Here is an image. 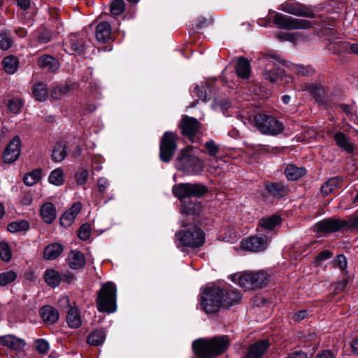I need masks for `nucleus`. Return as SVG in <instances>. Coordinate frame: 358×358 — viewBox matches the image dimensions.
<instances>
[{"mask_svg": "<svg viewBox=\"0 0 358 358\" xmlns=\"http://www.w3.org/2000/svg\"><path fill=\"white\" fill-rule=\"evenodd\" d=\"M231 280L243 289L252 290L265 287L269 276L263 271H246L231 275Z\"/></svg>", "mask_w": 358, "mask_h": 358, "instance_id": "obj_3", "label": "nucleus"}, {"mask_svg": "<svg viewBox=\"0 0 358 358\" xmlns=\"http://www.w3.org/2000/svg\"><path fill=\"white\" fill-rule=\"evenodd\" d=\"M40 315L43 322L47 324L55 323L59 317L57 310L50 306H45L40 310Z\"/></svg>", "mask_w": 358, "mask_h": 358, "instance_id": "obj_20", "label": "nucleus"}, {"mask_svg": "<svg viewBox=\"0 0 358 358\" xmlns=\"http://www.w3.org/2000/svg\"><path fill=\"white\" fill-rule=\"evenodd\" d=\"M273 22L285 29H308L312 26V23L307 20L294 18L281 13L275 14Z\"/></svg>", "mask_w": 358, "mask_h": 358, "instance_id": "obj_11", "label": "nucleus"}, {"mask_svg": "<svg viewBox=\"0 0 358 358\" xmlns=\"http://www.w3.org/2000/svg\"><path fill=\"white\" fill-rule=\"evenodd\" d=\"M264 59L267 61L263 73L264 78L271 83L282 78L284 70L278 67L275 63V62H279V59L274 55H267Z\"/></svg>", "mask_w": 358, "mask_h": 358, "instance_id": "obj_13", "label": "nucleus"}, {"mask_svg": "<svg viewBox=\"0 0 358 358\" xmlns=\"http://www.w3.org/2000/svg\"><path fill=\"white\" fill-rule=\"evenodd\" d=\"M178 138L177 134L172 131H166L163 134L159 148V157L162 162L171 161L177 149Z\"/></svg>", "mask_w": 358, "mask_h": 358, "instance_id": "obj_10", "label": "nucleus"}, {"mask_svg": "<svg viewBox=\"0 0 358 358\" xmlns=\"http://www.w3.org/2000/svg\"><path fill=\"white\" fill-rule=\"evenodd\" d=\"M315 358H335V355L330 350H324L318 353Z\"/></svg>", "mask_w": 358, "mask_h": 358, "instance_id": "obj_64", "label": "nucleus"}, {"mask_svg": "<svg viewBox=\"0 0 358 358\" xmlns=\"http://www.w3.org/2000/svg\"><path fill=\"white\" fill-rule=\"evenodd\" d=\"M176 167L189 176H196L201 173L204 168L203 162L192 153V148L182 150L176 159Z\"/></svg>", "mask_w": 358, "mask_h": 358, "instance_id": "obj_5", "label": "nucleus"}, {"mask_svg": "<svg viewBox=\"0 0 358 358\" xmlns=\"http://www.w3.org/2000/svg\"><path fill=\"white\" fill-rule=\"evenodd\" d=\"M177 247L182 252L186 248H198L205 242L204 232L196 226H192L187 229L180 230L176 234Z\"/></svg>", "mask_w": 358, "mask_h": 358, "instance_id": "obj_4", "label": "nucleus"}, {"mask_svg": "<svg viewBox=\"0 0 358 358\" xmlns=\"http://www.w3.org/2000/svg\"><path fill=\"white\" fill-rule=\"evenodd\" d=\"M333 255L332 252L329 250H323L320 252L315 259V264L317 266H320L321 262L324 260L328 259Z\"/></svg>", "mask_w": 358, "mask_h": 358, "instance_id": "obj_54", "label": "nucleus"}, {"mask_svg": "<svg viewBox=\"0 0 358 358\" xmlns=\"http://www.w3.org/2000/svg\"><path fill=\"white\" fill-rule=\"evenodd\" d=\"M280 9L285 13L296 16L308 18L315 17V14L310 6L296 1H287L280 5Z\"/></svg>", "mask_w": 358, "mask_h": 358, "instance_id": "obj_12", "label": "nucleus"}, {"mask_svg": "<svg viewBox=\"0 0 358 358\" xmlns=\"http://www.w3.org/2000/svg\"><path fill=\"white\" fill-rule=\"evenodd\" d=\"M334 140L336 145L342 149V150L348 153H352L354 145L345 134L342 132H337L334 135Z\"/></svg>", "mask_w": 358, "mask_h": 358, "instance_id": "obj_23", "label": "nucleus"}, {"mask_svg": "<svg viewBox=\"0 0 358 358\" xmlns=\"http://www.w3.org/2000/svg\"><path fill=\"white\" fill-rule=\"evenodd\" d=\"M195 92L199 98L203 101L207 100V93L206 86L201 85L195 88Z\"/></svg>", "mask_w": 358, "mask_h": 358, "instance_id": "obj_60", "label": "nucleus"}, {"mask_svg": "<svg viewBox=\"0 0 358 358\" xmlns=\"http://www.w3.org/2000/svg\"><path fill=\"white\" fill-rule=\"evenodd\" d=\"M241 297V294L236 290H224L223 308H227L239 303Z\"/></svg>", "mask_w": 358, "mask_h": 358, "instance_id": "obj_27", "label": "nucleus"}, {"mask_svg": "<svg viewBox=\"0 0 358 358\" xmlns=\"http://www.w3.org/2000/svg\"><path fill=\"white\" fill-rule=\"evenodd\" d=\"M22 103L20 99H12L8 101V107L10 112L17 114L20 111Z\"/></svg>", "mask_w": 358, "mask_h": 358, "instance_id": "obj_53", "label": "nucleus"}, {"mask_svg": "<svg viewBox=\"0 0 358 358\" xmlns=\"http://www.w3.org/2000/svg\"><path fill=\"white\" fill-rule=\"evenodd\" d=\"M346 222L341 219H325L314 225L317 232L333 233L345 228Z\"/></svg>", "mask_w": 358, "mask_h": 358, "instance_id": "obj_14", "label": "nucleus"}, {"mask_svg": "<svg viewBox=\"0 0 358 358\" xmlns=\"http://www.w3.org/2000/svg\"><path fill=\"white\" fill-rule=\"evenodd\" d=\"M69 266L72 269H78L85 264V258L80 251L72 250L68 256Z\"/></svg>", "mask_w": 358, "mask_h": 358, "instance_id": "obj_21", "label": "nucleus"}, {"mask_svg": "<svg viewBox=\"0 0 358 358\" xmlns=\"http://www.w3.org/2000/svg\"><path fill=\"white\" fill-rule=\"evenodd\" d=\"M3 66L7 73H14L18 66V60L13 56H8L3 59Z\"/></svg>", "mask_w": 358, "mask_h": 358, "instance_id": "obj_41", "label": "nucleus"}, {"mask_svg": "<svg viewBox=\"0 0 358 358\" xmlns=\"http://www.w3.org/2000/svg\"><path fill=\"white\" fill-rule=\"evenodd\" d=\"M342 181V178L339 177H335L328 180L321 187V192L324 195H329V194L334 193L341 187Z\"/></svg>", "mask_w": 358, "mask_h": 358, "instance_id": "obj_26", "label": "nucleus"}, {"mask_svg": "<svg viewBox=\"0 0 358 358\" xmlns=\"http://www.w3.org/2000/svg\"><path fill=\"white\" fill-rule=\"evenodd\" d=\"M32 93L38 101H44L48 97V89L45 85L41 83L33 87Z\"/></svg>", "mask_w": 358, "mask_h": 358, "instance_id": "obj_39", "label": "nucleus"}, {"mask_svg": "<svg viewBox=\"0 0 358 358\" xmlns=\"http://www.w3.org/2000/svg\"><path fill=\"white\" fill-rule=\"evenodd\" d=\"M72 90L73 85L71 84L56 86L51 90V96L54 99L59 100L66 96Z\"/></svg>", "mask_w": 358, "mask_h": 358, "instance_id": "obj_36", "label": "nucleus"}, {"mask_svg": "<svg viewBox=\"0 0 358 358\" xmlns=\"http://www.w3.org/2000/svg\"><path fill=\"white\" fill-rule=\"evenodd\" d=\"M38 64L40 67L50 71H55L59 69L58 61L50 55H45L39 58Z\"/></svg>", "mask_w": 358, "mask_h": 358, "instance_id": "obj_32", "label": "nucleus"}, {"mask_svg": "<svg viewBox=\"0 0 358 358\" xmlns=\"http://www.w3.org/2000/svg\"><path fill=\"white\" fill-rule=\"evenodd\" d=\"M29 224L26 220H21L19 222H13L8 225V230L11 233H16L19 231H26L29 229Z\"/></svg>", "mask_w": 358, "mask_h": 358, "instance_id": "obj_44", "label": "nucleus"}, {"mask_svg": "<svg viewBox=\"0 0 358 358\" xmlns=\"http://www.w3.org/2000/svg\"><path fill=\"white\" fill-rule=\"evenodd\" d=\"M204 146L208 155L212 157L216 158V155L220 150V146L213 140L206 141Z\"/></svg>", "mask_w": 358, "mask_h": 358, "instance_id": "obj_47", "label": "nucleus"}, {"mask_svg": "<svg viewBox=\"0 0 358 358\" xmlns=\"http://www.w3.org/2000/svg\"><path fill=\"white\" fill-rule=\"evenodd\" d=\"M231 106V103L227 100L220 101L215 100V108H220L222 110H227Z\"/></svg>", "mask_w": 358, "mask_h": 358, "instance_id": "obj_61", "label": "nucleus"}, {"mask_svg": "<svg viewBox=\"0 0 358 358\" xmlns=\"http://www.w3.org/2000/svg\"><path fill=\"white\" fill-rule=\"evenodd\" d=\"M17 278V273L13 271H8L0 273V286L3 287L13 282Z\"/></svg>", "mask_w": 358, "mask_h": 358, "instance_id": "obj_45", "label": "nucleus"}, {"mask_svg": "<svg viewBox=\"0 0 358 358\" xmlns=\"http://www.w3.org/2000/svg\"><path fill=\"white\" fill-rule=\"evenodd\" d=\"M88 177V171L86 169H80L75 175L76 183L79 185L85 184Z\"/></svg>", "mask_w": 358, "mask_h": 358, "instance_id": "obj_52", "label": "nucleus"}, {"mask_svg": "<svg viewBox=\"0 0 358 358\" xmlns=\"http://www.w3.org/2000/svg\"><path fill=\"white\" fill-rule=\"evenodd\" d=\"M124 10V3L123 0H115L111 3L110 11L113 15H120Z\"/></svg>", "mask_w": 358, "mask_h": 358, "instance_id": "obj_49", "label": "nucleus"}, {"mask_svg": "<svg viewBox=\"0 0 358 358\" xmlns=\"http://www.w3.org/2000/svg\"><path fill=\"white\" fill-rule=\"evenodd\" d=\"M173 194L182 203V211L186 214L196 215L201 213V202L187 199L191 196H201L208 192V188L198 183H180L173 187Z\"/></svg>", "mask_w": 358, "mask_h": 358, "instance_id": "obj_1", "label": "nucleus"}, {"mask_svg": "<svg viewBox=\"0 0 358 358\" xmlns=\"http://www.w3.org/2000/svg\"><path fill=\"white\" fill-rule=\"evenodd\" d=\"M267 191L275 196H282L286 194V188L281 183H270L266 186Z\"/></svg>", "mask_w": 358, "mask_h": 358, "instance_id": "obj_42", "label": "nucleus"}, {"mask_svg": "<svg viewBox=\"0 0 358 358\" xmlns=\"http://www.w3.org/2000/svg\"><path fill=\"white\" fill-rule=\"evenodd\" d=\"M0 341L3 345L16 351L22 350L25 346V342L23 339L13 335L1 336Z\"/></svg>", "mask_w": 358, "mask_h": 358, "instance_id": "obj_19", "label": "nucleus"}, {"mask_svg": "<svg viewBox=\"0 0 358 358\" xmlns=\"http://www.w3.org/2000/svg\"><path fill=\"white\" fill-rule=\"evenodd\" d=\"M63 251V247L59 243H52L45 247L43 257L47 260H53L58 257Z\"/></svg>", "mask_w": 358, "mask_h": 358, "instance_id": "obj_29", "label": "nucleus"}, {"mask_svg": "<svg viewBox=\"0 0 358 358\" xmlns=\"http://www.w3.org/2000/svg\"><path fill=\"white\" fill-rule=\"evenodd\" d=\"M224 290L218 287L207 286L201 294L203 309L206 313H215L223 308Z\"/></svg>", "mask_w": 358, "mask_h": 358, "instance_id": "obj_7", "label": "nucleus"}, {"mask_svg": "<svg viewBox=\"0 0 358 358\" xmlns=\"http://www.w3.org/2000/svg\"><path fill=\"white\" fill-rule=\"evenodd\" d=\"M66 322L70 328L77 329L81 326L82 320L77 308L66 310Z\"/></svg>", "mask_w": 358, "mask_h": 358, "instance_id": "obj_25", "label": "nucleus"}, {"mask_svg": "<svg viewBox=\"0 0 358 358\" xmlns=\"http://www.w3.org/2000/svg\"><path fill=\"white\" fill-rule=\"evenodd\" d=\"M44 280L48 286L56 287L60 283L61 277L59 272L55 269L49 268L44 273Z\"/></svg>", "mask_w": 358, "mask_h": 358, "instance_id": "obj_34", "label": "nucleus"}, {"mask_svg": "<svg viewBox=\"0 0 358 358\" xmlns=\"http://www.w3.org/2000/svg\"><path fill=\"white\" fill-rule=\"evenodd\" d=\"M42 171L40 169L33 170L27 173L23 178L24 184L27 186H32L37 183L41 178Z\"/></svg>", "mask_w": 358, "mask_h": 358, "instance_id": "obj_40", "label": "nucleus"}, {"mask_svg": "<svg viewBox=\"0 0 358 358\" xmlns=\"http://www.w3.org/2000/svg\"><path fill=\"white\" fill-rule=\"evenodd\" d=\"M306 169L303 167H297L294 164H289L285 169V174L289 180H296L304 176Z\"/></svg>", "mask_w": 358, "mask_h": 358, "instance_id": "obj_31", "label": "nucleus"}, {"mask_svg": "<svg viewBox=\"0 0 358 358\" xmlns=\"http://www.w3.org/2000/svg\"><path fill=\"white\" fill-rule=\"evenodd\" d=\"M21 142L19 136H15L7 145L3 155V161L6 163H13L20 157Z\"/></svg>", "mask_w": 358, "mask_h": 358, "instance_id": "obj_16", "label": "nucleus"}, {"mask_svg": "<svg viewBox=\"0 0 358 358\" xmlns=\"http://www.w3.org/2000/svg\"><path fill=\"white\" fill-rule=\"evenodd\" d=\"M67 156L66 145L63 142L57 143L51 152V159L55 163L62 162Z\"/></svg>", "mask_w": 358, "mask_h": 358, "instance_id": "obj_28", "label": "nucleus"}, {"mask_svg": "<svg viewBox=\"0 0 358 358\" xmlns=\"http://www.w3.org/2000/svg\"><path fill=\"white\" fill-rule=\"evenodd\" d=\"M41 215L45 222L52 223L57 216L54 204L50 202L44 203L41 208Z\"/></svg>", "mask_w": 358, "mask_h": 358, "instance_id": "obj_24", "label": "nucleus"}, {"mask_svg": "<svg viewBox=\"0 0 358 358\" xmlns=\"http://www.w3.org/2000/svg\"><path fill=\"white\" fill-rule=\"evenodd\" d=\"M281 218L279 215H273L259 220L258 227L266 230H273L277 225L280 224Z\"/></svg>", "mask_w": 358, "mask_h": 358, "instance_id": "obj_33", "label": "nucleus"}, {"mask_svg": "<svg viewBox=\"0 0 358 358\" xmlns=\"http://www.w3.org/2000/svg\"><path fill=\"white\" fill-rule=\"evenodd\" d=\"M268 238L266 236H252L242 241L241 245L246 250L257 252L264 250L268 246Z\"/></svg>", "mask_w": 358, "mask_h": 358, "instance_id": "obj_15", "label": "nucleus"}, {"mask_svg": "<svg viewBox=\"0 0 358 358\" xmlns=\"http://www.w3.org/2000/svg\"><path fill=\"white\" fill-rule=\"evenodd\" d=\"M0 257L4 262H8L11 259L10 248L5 242L0 243Z\"/></svg>", "mask_w": 358, "mask_h": 358, "instance_id": "obj_50", "label": "nucleus"}, {"mask_svg": "<svg viewBox=\"0 0 358 358\" xmlns=\"http://www.w3.org/2000/svg\"><path fill=\"white\" fill-rule=\"evenodd\" d=\"M48 181L55 186L62 185L64 182V176L62 169L60 168L54 169L49 176Z\"/></svg>", "mask_w": 358, "mask_h": 358, "instance_id": "obj_38", "label": "nucleus"}, {"mask_svg": "<svg viewBox=\"0 0 358 358\" xmlns=\"http://www.w3.org/2000/svg\"><path fill=\"white\" fill-rule=\"evenodd\" d=\"M269 347L266 340H261L249 346L247 354L243 358H262L264 354Z\"/></svg>", "mask_w": 358, "mask_h": 358, "instance_id": "obj_17", "label": "nucleus"}, {"mask_svg": "<svg viewBox=\"0 0 358 358\" xmlns=\"http://www.w3.org/2000/svg\"><path fill=\"white\" fill-rule=\"evenodd\" d=\"M36 348L40 353L45 354L49 350V343L43 339H38L36 341Z\"/></svg>", "mask_w": 358, "mask_h": 358, "instance_id": "obj_55", "label": "nucleus"}, {"mask_svg": "<svg viewBox=\"0 0 358 358\" xmlns=\"http://www.w3.org/2000/svg\"><path fill=\"white\" fill-rule=\"evenodd\" d=\"M346 222L344 229H358V215L351 216L347 220H344Z\"/></svg>", "mask_w": 358, "mask_h": 358, "instance_id": "obj_56", "label": "nucleus"}, {"mask_svg": "<svg viewBox=\"0 0 358 358\" xmlns=\"http://www.w3.org/2000/svg\"><path fill=\"white\" fill-rule=\"evenodd\" d=\"M98 189L100 193H103L110 186L109 180L103 177L99 178L97 181Z\"/></svg>", "mask_w": 358, "mask_h": 358, "instance_id": "obj_57", "label": "nucleus"}, {"mask_svg": "<svg viewBox=\"0 0 358 358\" xmlns=\"http://www.w3.org/2000/svg\"><path fill=\"white\" fill-rule=\"evenodd\" d=\"M51 39V35L48 31H41L37 38V41L39 43L43 44L49 42Z\"/></svg>", "mask_w": 358, "mask_h": 358, "instance_id": "obj_58", "label": "nucleus"}, {"mask_svg": "<svg viewBox=\"0 0 358 358\" xmlns=\"http://www.w3.org/2000/svg\"><path fill=\"white\" fill-rule=\"evenodd\" d=\"M229 346L227 336H214L212 338H200L192 343V349L198 358H213L223 354Z\"/></svg>", "mask_w": 358, "mask_h": 358, "instance_id": "obj_2", "label": "nucleus"}, {"mask_svg": "<svg viewBox=\"0 0 358 358\" xmlns=\"http://www.w3.org/2000/svg\"><path fill=\"white\" fill-rule=\"evenodd\" d=\"M117 287L112 282L101 285L96 298V307L99 312L114 313L117 305Z\"/></svg>", "mask_w": 358, "mask_h": 358, "instance_id": "obj_6", "label": "nucleus"}, {"mask_svg": "<svg viewBox=\"0 0 358 358\" xmlns=\"http://www.w3.org/2000/svg\"><path fill=\"white\" fill-rule=\"evenodd\" d=\"M286 358H308L306 353L302 351H295L289 353Z\"/></svg>", "mask_w": 358, "mask_h": 358, "instance_id": "obj_63", "label": "nucleus"}, {"mask_svg": "<svg viewBox=\"0 0 358 358\" xmlns=\"http://www.w3.org/2000/svg\"><path fill=\"white\" fill-rule=\"evenodd\" d=\"M236 71L241 78H248L250 74L249 61L244 57H240L236 64Z\"/></svg>", "mask_w": 358, "mask_h": 358, "instance_id": "obj_30", "label": "nucleus"}, {"mask_svg": "<svg viewBox=\"0 0 358 358\" xmlns=\"http://www.w3.org/2000/svg\"><path fill=\"white\" fill-rule=\"evenodd\" d=\"M111 36V27L107 22H101L96 26V37L99 42L106 43Z\"/></svg>", "mask_w": 358, "mask_h": 358, "instance_id": "obj_22", "label": "nucleus"}, {"mask_svg": "<svg viewBox=\"0 0 358 358\" xmlns=\"http://www.w3.org/2000/svg\"><path fill=\"white\" fill-rule=\"evenodd\" d=\"M307 311L306 310H301L295 313L293 315L292 318L296 322H300L307 317Z\"/></svg>", "mask_w": 358, "mask_h": 358, "instance_id": "obj_62", "label": "nucleus"}, {"mask_svg": "<svg viewBox=\"0 0 358 358\" xmlns=\"http://www.w3.org/2000/svg\"><path fill=\"white\" fill-rule=\"evenodd\" d=\"M181 134L192 143L199 141L198 136L201 134V124L197 119L183 115L178 124Z\"/></svg>", "mask_w": 358, "mask_h": 358, "instance_id": "obj_9", "label": "nucleus"}, {"mask_svg": "<svg viewBox=\"0 0 358 358\" xmlns=\"http://www.w3.org/2000/svg\"><path fill=\"white\" fill-rule=\"evenodd\" d=\"M290 69L292 72L297 74L298 76H309L314 73V70L309 66L294 64H291Z\"/></svg>", "mask_w": 358, "mask_h": 358, "instance_id": "obj_43", "label": "nucleus"}, {"mask_svg": "<svg viewBox=\"0 0 358 358\" xmlns=\"http://www.w3.org/2000/svg\"><path fill=\"white\" fill-rule=\"evenodd\" d=\"M256 127L263 134L275 136L284 129L283 124L273 116L262 113L254 118Z\"/></svg>", "mask_w": 358, "mask_h": 358, "instance_id": "obj_8", "label": "nucleus"}, {"mask_svg": "<svg viewBox=\"0 0 358 358\" xmlns=\"http://www.w3.org/2000/svg\"><path fill=\"white\" fill-rule=\"evenodd\" d=\"M82 208L80 202L75 203L68 210H66L60 218L61 225L67 227L73 222Z\"/></svg>", "mask_w": 358, "mask_h": 358, "instance_id": "obj_18", "label": "nucleus"}, {"mask_svg": "<svg viewBox=\"0 0 358 358\" xmlns=\"http://www.w3.org/2000/svg\"><path fill=\"white\" fill-rule=\"evenodd\" d=\"M91 235V227L89 224H83L78 231V236L83 241L87 240Z\"/></svg>", "mask_w": 358, "mask_h": 358, "instance_id": "obj_51", "label": "nucleus"}, {"mask_svg": "<svg viewBox=\"0 0 358 358\" xmlns=\"http://www.w3.org/2000/svg\"><path fill=\"white\" fill-rule=\"evenodd\" d=\"M302 90L308 92L316 99L323 97L324 90L320 84H304L302 87Z\"/></svg>", "mask_w": 358, "mask_h": 358, "instance_id": "obj_35", "label": "nucleus"}, {"mask_svg": "<svg viewBox=\"0 0 358 358\" xmlns=\"http://www.w3.org/2000/svg\"><path fill=\"white\" fill-rule=\"evenodd\" d=\"M106 339V333L102 329H97L88 336L87 343L90 345L98 346L103 343Z\"/></svg>", "mask_w": 358, "mask_h": 358, "instance_id": "obj_37", "label": "nucleus"}, {"mask_svg": "<svg viewBox=\"0 0 358 358\" xmlns=\"http://www.w3.org/2000/svg\"><path fill=\"white\" fill-rule=\"evenodd\" d=\"M71 45L73 50L78 53H82L85 48V44L83 39L77 38L76 36H72L71 38Z\"/></svg>", "mask_w": 358, "mask_h": 358, "instance_id": "obj_48", "label": "nucleus"}, {"mask_svg": "<svg viewBox=\"0 0 358 358\" xmlns=\"http://www.w3.org/2000/svg\"><path fill=\"white\" fill-rule=\"evenodd\" d=\"M336 262L337 266L342 270H345L348 266L346 257L343 255H338L336 257Z\"/></svg>", "mask_w": 358, "mask_h": 358, "instance_id": "obj_59", "label": "nucleus"}, {"mask_svg": "<svg viewBox=\"0 0 358 358\" xmlns=\"http://www.w3.org/2000/svg\"><path fill=\"white\" fill-rule=\"evenodd\" d=\"M13 44V40L9 33L4 31L0 34V48L3 50L9 49Z\"/></svg>", "mask_w": 358, "mask_h": 358, "instance_id": "obj_46", "label": "nucleus"}]
</instances>
